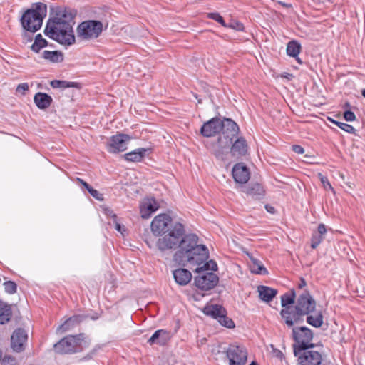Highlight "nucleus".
Returning a JSON list of instances; mask_svg holds the SVG:
<instances>
[{"mask_svg":"<svg viewBox=\"0 0 365 365\" xmlns=\"http://www.w3.org/2000/svg\"><path fill=\"white\" fill-rule=\"evenodd\" d=\"M156 245L160 251L178 248L173 255V260L184 267L199 265L209 257L207 247L199 243L197 235H185L184 225L178 222L170 227L169 231L158 239Z\"/></svg>","mask_w":365,"mask_h":365,"instance_id":"obj_1","label":"nucleus"},{"mask_svg":"<svg viewBox=\"0 0 365 365\" xmlns=\"http://www.w3.org/2000/svg\"><path fill=\"white\" fill-rule=\"evenodd\" d=\"M237 124L230 118L221 120L218 118H213L205 123L200 129L201 134L205 137H212L219 132L222 134L212 147V153L219 160H224L235 137L239 133Z\"/></svg>","mask_w":365,"mask_h":365,"instance_id":"obj_2","label":"nucleus"},{"mask_svg":"<svg viewBox=\"0 0 365 365\" xmlns=\"http://www.w3.org/2000/svg\"><path fill=\"white\" fill-rule=\"evenodd\" d=\"M76 11L70 8L58 6L54 16L47 21L44 33L50 38L63 46H71L76 42L73 26Z\"/></svg>","mask_w":365,"mask_h":365,"instance_id":"obj_3","label":"nucleus"},{"mask_svg":"<svg viewBox=\"0 0 365 365\" xmlns=\"http://www.w3.org/2000/svg\"><path fill=\"white\" fill-rule=\"evenodd\" d=\"M316 308V302L310 294L305 291L299 296L294 308L282 309V317L288 327L303 322V317L313 312Z\"/></svg>","mask_w":365,"mask_h":365,"instance_id":"obj_4","label":"nucleus"},{"mask_svg":"<svg viewBox=\"0 0 365 365\" xmlns=\"http://www.w3.org/2000/svg\"><path fill=\"white\" fill-rule=\"evenodd\" d=\"M207 259L203 263L199 265H195L194 269L197 273L195 277V286L202 290H210L214 288L219 282L218 277L213 272L209 271H215L217 269V264L214 260L207 262ZM194 267H190L192 269Z\"/></svg>","mask_w":365,"mask_h":365,"instance_id":"obj_5","label":"nucleus"},{"mask_svg":"<svg viewBox=\"0 0 365 365\" xmlns=\"http://www.w3.org/2000/svg\"><path fill=\"white\" fill-rule=\"evenodd\" d=\"M46 13V5L41 2L36 3L34 8L28 9L23 14L21 19L23 28L27 31L36 32L41 27Z\"/></svg>","mask_w":365,"mask_h":365,"instance_id":"obj_6","label":"nucleus"},{"mask_svg":"<svg viewBox=\"0 0 365 365\" xmlns=\"http://www.w3.org/2000/svg\"><path fill=\"white\" fill-rule=\"evenodd\" d=\"M215 359L225 357L229 361V365H245L247 359V351L245 346L237 344H230L227 348L220 350V347L212 349Z\"/></svg>","mask_w":365,"mask_h":365,"instance_id":"obj_7","label":"nucleus"},{"mask_svg":"<svg viewBox=\"0 0 365 365\" xmlns=\"http://www.w3.org/2000/svg\"><path fill=\"white\" fill-rule=\"evenodd\" d=\"M84 343V335H69L54 345L55 351L60 354H72L81 351Z\"/></svg>","mask_w":365,"mask_h":365,"instance_id":"obj_8","label":"nucleus"},{"mask_svg":"<svg viewBox=\"0 0 365 365\" xmlns=\"http://www.w3.org/2000/svg\"><path fill=\"white\" fill-rule=\"evenodd\" d=\"M103 31V24L96 20H88L81 22L77 27V37L81 40H90L98 38Z\"/></svg>","mask_w":365,"mask_h":365,"instance_id":"obj_9","label":"nucleus"},{"mask_svg":"<svg viewBox=\"0 0 365 365\" xmlns=\"http://www.w3.org/2000/svg\"><path fill=\"white\" fill-rule=\"evenodd\" d=\"M314 348H294V354L299 365H323L322 354L314 350Z\"/></svg>","mask_w":365,"mask_h":365,"instance_id":"obj_10","label":"nucleus"},{"mask_svg":"<svg viewBox=\"0 0 365 365\" xmlns=\"http://www.w3.org/2000/svg\"><path fill=\"white\" fill-rule=\"evenodd\" d=\"M292 336L296 342L294 344V348H307L309 346L314 347V344L312 343L313 339V333L310 329L307 327H299L292 329Z\"/></svg>","mask_w":365,"mask_h":365,"instance_id":"obj_11","label":"nucleus"},{"mask_svg":"<svg viewBox=\"0 0 365 365\" xmlns=\"http://www.w3.org/2000/svg\"><path fill=\"white\" fill-rule=\"evenodd\" d=\"M175 222L169 215L160 214L153 220L150 225L151 230L155 235H163L169 231L170 227Z\"/></svg>","mask_w":365,"mask_h":365,"instance_id":"obj_12","label":"nucleus"},{"mask_svg":"<svg viewBox=\"0 0 365 365\" xmlns=\"http://www.w3.org/2000/svg\"><path fill=\"white\" fill-rule=\"evenodd\" d=\"M130 137L126 134H118L110 138L108 144V150L110 153L123 152L127 149Z\"/></svg>","mask_w":365,"mask_h":365,"instance_id":"obj_13","label":"nucleus"},{"mask_svg":"<svg viewBox=\"0 0 365 365\" xmlns=\"http://www.w3.org/2000/svg\"><path fill=\"white\" fill-rule=\"evenodd\" d=\"M27 334L23 329H16L11 336V345L14 351L20 352L24 349V344L27 340Z\"/></svg>","mask_w":365,"mask_h":365,"instance_id":"obj_14","label":"nucleus"},{"mask_svg":"<svg viewBox=\"0 0 365 365\" xmlns=\"http://www.w3.org/2000/svg\"><path fill=\"white\" fill-rule=\"evenodd\" d=\"M232 177L236 182L244 184L250 179V172L242 163H237L232 168Z\"/></svg>","mask_w":365,"mask_h":365,"instance_id":"obj_15","label":"nucleus"},{"mask_svg":"<svg viewBox=\"0 0 365 365\" xmlns=\"http://www.w3.org/2000/svg\"><path fill=\"white\" fill-rule=\"evenodd\" d=\"M159 208L158 202L153 198L145 199L140 207L142 218L148 219Z\"/></svg>","mask_w":365,"mask_h":365,"instance_id":"obj_16","label":"nucleus"},{"mask_svg":"<svg viewBox=\"0 0 365 365\" xmlns=\"http://www.w3.org/2000/svg\"><path fill=\"white\" fill-rule=\"evenodd\" d=\"M171 335L170 331L165 329H159L155 331L152 336L148 340L150 345L157 344L160 346L165 345L170 341Z\"/></svg>","mask_w":365,"mask_h":365,"instance_id":"obj_17","label":"nucleus"},{"mask_svg":"<svg viewBox=\"0 0 365 365\" xmlns=\"http://www.w3.org/2000/svg\"><path fill=\"white\" fill-rule=\"evenodd\" d=\"M248 145L246 140L242 138H238L231 147V153L233 156H244L247 153Z\"/></svg>","mask_w":365,"mask_h":365,"instance_id":"obj_18","label":"nucleus"},{"mask_svg":"<svg viewBox=\"0 0 365 365\" xmlns=\"http://www.w3.org/2000/svg\"><path fill=\"white\" fill-rule=\"evenodd\" d=\"M242 192L255 199L261 198L264 194L263 187L259 183H250L243 187Z\"/></svg>","mask_w":365,"mask_h":365,"instance_id":"obj_19","label":"nucleus"},{"mask_svg":"<svg viewBox=\"0 0 365 365\" xmlns=\"http://www.w3.org/2000/svg\"><path fill=\"white\" fill-rule=\"evenodd\" d=\"M34 101L39 109L45 110L51 106L53 99L47 93L38 92L34 96Z\"/></svg>","mask_w":365,"mask_h":365,"instance_id":"obj_20","label":"nucleus"},{"mask_svg":"<svg viewBox=\"0 0 365 365\" xmlns=\"http://www.w3.org/2000/svg\"><path fill=\"white\" fill-rule=\"evenodd\" d=\"M173 277L178 284L186 285L190 282L192 274L187 269H178L173 271Z\"/></svg>","mask_w":365,"mask_h":365,"instance_id":"obj_21","label":"nucleus"},{"mask_svg":"<svg viewBox=\"0 0 365 365\" xmlns=\"http://www.w3.org/2000/svg\"><path fill=\"white\" fill-rule=\"evenodd\" d=\"M258 292L259 298L266 302H269L276 296L277 291L274 289L266 287L259 286Z\"/></svg>","mask_w":365,"mask_h":365,"instance_id":"obj_22","label":"nucleus"},{"mask_svg":"<svg viewBox=\"0 0 365 365\" xmlns=\"http://www.w3.org/2000/svg\"><path fill=\"white\" fill-rule=\"evenodd\" d=\"M203 312L206 315L210 316L218 321L220 316L225 313V309L220 305L211 304L206 306Z\"/></svg>","mask_w":365,"mask_h":365,"instance_id":"obj_23","label":"nucleus"},{"mask_svg":"<svg viewBox=\"0 0 365 365\" xmlns=\"http://www.w3.org/2000/svg\"><path fill=\"white\" fill-rule=\"evenodd\" d=\"M147 151V149L138 148L125 154L124 158L127 161L140 162L145 156Z\"/></svg>","mask_w":365,"mask_h":365,"instance_id":"obj_24","label":"nucleus"},{"mask_svg":"<svg viewBox=\"0 0 365 365\" xmlns=\"http://www.w3.org/2000/svg\"><path fill=\"white\" fill-rule=\"evenodd\" d=\"M250 271L252 273L258 274H267L268 272L267 269L264 267V264L259 259L250 257Z\"/></svg>","mask_w":365,"mask_h":365,"instance_id":"obj_25","label":"nucleus"},{"mask_svg":"<svg viewBox=\"0 0 365 365\" xmlns=\"http://www.w3.org/2000/svg\"><path fill=\"white\" fill-rule=\"evenodd\" d=\"M86 318V317L84 315H81V314H78V315H74L71 317H70L69 319H68L61 326V329L63 331H68L71 328H72L73 327H74L75 325L79 324L80 322H81L84 319Z\"/></svg>","mask_w":365,"mask_h":365,"instance_id":"obj_26","label":"nucleus"},{"mask_svg":"<svg viewBox=\"0 0 365 365\" xmlns=\"http://www.w3.org/2000/svg\"><path fill=\"white\" fill-rule=\"evenodd\" d=\"M11 310L9 305L0 301V324H4L9 321Z\"/></svg>","mask_w":365,"mask_h":365,"instance_id":"obj_27","label":"nucleus"},{"mask_svg":"<svg viewBox=\"0 0 365 365\" xmlns=\"http://www.w3.org/2000/svg\"><path fill=\"white\" fill-rule=\"evenodd\" d=\"M296 297V294L294 289L291 290L289 293H285L281 297V304L283 309L292 308L290 305L293 304Z\"/></svg>","mask_w":365,"mask_h":365,"instance_id":"obj_28","label":"nucleus"},{"mask_svg":"<svg viewBox=\"0 0 365 365\" xmlns=\"http://www.w3.org/2000/svg\"><path fill=\"white\" fill-rule=\"evenodd\" d=\"M301 51V45L296 41H291L287 46V54L293 58H297Z\"/></svg>","mask_w":365,"mask_h":365,"instance_id":"obj_29","label":"nucleus"},{"mask_svg":"<svg viewBox=\"0 0 365 365\" xmlns=\"http://www.w3.org/2000/svg\"><path fill=\"white\" fill-rule=\"evenodd\" d=\"M47 45V41L39 34L36 36L34 42L31 46V49L34 52L38 53L42 48L46 47Z\"/></svg>","mask_w":365,"mask_h":365,"instance_id":"obj_30","label":"nucleus"},{"mask_svg":"<svg viewBox=\"0 0 365 365\" xmlns=\"http://www.w3.org/2000/svg\"><path fill=\"white\" fill-rule=\"evenodd\" d=\"M43 58L53 63L61 62L63 61V54L61 51H45L43 53Z\"/></svg>","mask_w":365,"mask_h":365,"instance_id":"obj_31","label":"nucleus"},{"mask_svg":"<svg viewBox=\"0 0 365 365\" xmlns=\"http://www.w3.org/2000/svg\"><path fill=\"white\" fill-rule=\"evenodd\" d=\"M307 322L314 327L319 328L323 324V316L320 312L317 313L316 316L308 314L307 317Z\"/></svg>","mask_w":365,"mask_h":365,"instance_id":"obj_32","label":"nucleus"},{"mask_svg":"<svg viewBox=\"0 0 365 365\" xmlns=\"http://www.w3.org/2000/svg\"><path fill=\"white\" fill-rule=\"evenodd\" d=\"M51 86L53 88H66L71 87H77L78 83L75 82H68L66 81L53 80L51 82Z\"/></svg>","mask_w":365,"mask_h":365,"instance_id":"obj_33","label":"nucleus"},{"mask_svg":"<svg viewBox=\"0 0 365 365\" xmlns=\"http://www.w3.org/2000/svg\"><path fill=\"white\" fill-rule=\"evenodd\" d=\"M227 312L225 311V313L222 315L220 316L219 318V323L222 324V326L227 327V328H232L235 327V324L233 321L227 317Z\"/></svg>","mask_w":365,"mask_h":365,"instance_id":"obj_34","label":"nucleus"},{"mask_svg":"<svg viewBox=\"0 0 365 365\" xmlns=\"http://www.w3.org/2000/svg\"><path fill=\"white\" fill-rule=\"evenodd\" d=\"M333 123L336 124L339 128H340L341 130H344L345 132H347L349 133H354L356 130L355 128L347 123L339 122L336 120H333Z\"/></svg>","mask_w":365,"mask_h":365,"instance_id":"obj_35","label":"nucleus"},{"mask_svg":"<svg viewBox=\"0 0 365 365\" xmlns=\"http://www.w3.org/2000/svg\"><path fill=\"white\" fill-rule=\"evenodd\" d=\"M207 17L217 21L219 24H220L222 26L226 27L227 25L223 19V18L220 15V14L213 12V13H208Z\"/></svg>","mask_w":365,"mask_h":365,"instance_id":"obj_36","label":"nucleus"},{"mask_svg":"<svg viewBox=\"0 0 365 365\" xmlns=\"http://www.w3.org/2000/svg\"><path fill=\"white\" fill-rule=\"evenodd\" d=\"M4 289H5L6 292H7L9 294H14L16 292L17 287H16V284L14 282H11V281L6 282L4 284Z\"/></svg>","mask_w":365,"mask_h":365,"instance_id":"obj_37","label":"nucleus"},{"mask_svg":"<svg viewBox=\"0 0 365 365\" xmlns=\"http://www.w3.org/2000/svg\"><path fill=\"white\" fill-rule=\"evenodd\" d=\"M323 240V237H322L321 235H313L312 237V242H311V247L313 249H315L317 247V246L322 242V241Z\"/></svg>","mask_w":365,"mask_h":365,"instance_id":"obj_38","label":"nucleus"},{"mask_svg":"<svg viewBox=\"0 0 365 365\" xmlns=\"http://www.w3.org/2000/svg\"><path fill=\"white\" fill-rule=\"evenodd\" d=\"M344 118L346 121L352 122V121L355 120L356 115L352 111L346 110L344 113Z\"/></svg>","mask_w":365,"mask_h":365,"instance_id":"obj_39","label":"nucleus"},{"mask_svg":"<svg viewBox=\"0 0 365 365\" xmlns=\"http://www.w3.org/2000/svg\"><path fill=\"white\" fill-rule=\"evenodd\" d=\"M88 191L96 200H103L102 194H101L98 190L93 189L92 187L90 189H88Z\"/></svg>","mask_w":365,"mask_h":365,"instance_id":"obj_40","label":"nucleus"},{"mask_svg":"<svg viewBox=\"0 0 365 365\" xmlns=\"http://www.w3.org/2000/svg\"><path fill=\"white\" fill-rule=\"evenodd\" d=\"M321 181L324 185V187L327 190V189H330L331 190H333V188L330 184V182H329L328 179L327 178H324V177H322L321 178Z\"/></svg>","mask_w":365,"mask_h":365,"instance_id":"obj_41","label":"nucleus"},{"mask_svg":"<svg viewBox=\"0 0 365 365\" xmlns=\"http://www.w3.org/2000/svg\"><path fill=\"white\" fill-rule=\"evenodd\" d=\"M29 90V85L26 83L19 84L16 88V91L24 92Z\"/></svg>","mask_w":365,"mask_h":365,"instance_id":"obj_42","label":"nucleus"},{"mask_svg":"<svg viewBox=\"0 0 365 365\" xmlns=\"http://www.w3.org/2000/svg\"><path fill=\"white\" fill-rule=\"evenodd\" d=\"M327 232L326 226L324 224H320L318 226V234H316L317 235H322L325 234Z\"/></svg>","mask_w":365,"mask_h":365,"instance_id":"obj_43","label":"nucleus"},{"mask_svg":"<svg viewBox=\"0 0 365 365\" xmlns=\"http://www.w3.org/2000/svg\"><path fill=\"white\" fill-rule=\"evenodd\" d=\"M292 150H293L296 153H298V154H302V153H304V148H303L302 146L298 145H293V147H292Z\"/></svg>","mask_w":365,"mask_h":365,"instance_id":"obj_44","label":"nucleus"},{"mask_svg":"<svg viewBox=\"0 0 365 365\" xmlns=\"http://www.w3.org/2000/svg\"><path fill=\"white\" fill-rule=\"evenodd\" d=\"M78 180L84 186V187L88 190L91 187V186L88 184L86 182L83 181L82 179L78 178Z\"/></svg>","mask_w":365,"mask_h":365,"instance_id":"obj_45","label":"nucleus"},{"mask_svg":"<svg viewBox=\"0 0 365 365\" xmlns=\"http://www.w3.org/2000/svg\"><path fill=\"white\" fill-rule=\"evenodd\" d=\"M306 284H306V281H305L304 279H302H302H300V282H299V284H298V287H299V289H302L304 287H305V286H306Z\"/></svg>","mask_w":365,"mask_h":365,"instance_id":"obj_46","label":"nucleus"},{"mask_svg":"<svg viewBox=\"0 0 365 365\" xmlns=\"http://www.w3.org/2000/svg\"><path fill=\"white\" fill-rule=\"evenodd\" d=\"M265 208L267 210V212H269L270 213H274V211H275L274 208L273 207H272V206H269V205H266Z\"/></svg>","mask_w":365,"mask_h":365,"instance_id":"obj_47","label":"nucleus"},{"mask_svg":"<svg viewBox=\"0 0 365 365\" xmlns=\"http://www.w3.org/2000/svg\"><path fill=\"white\" fill-rule=\"evenodd\" d=\"M115 227L118 230H120V225L119 224H116Z\"/></svg>","mask_w":365,"mask_h":365,"instance_id":"obj_48","label":"nucleus"},{"mask_svg":"<svg viewBox=\"0 0 365 365\" xmlns=\"http://www.w3.org/2000/svg\"><path fill=\"white\" fill-rule=\"evenodd\" d=\"M361 95L365 98V89L362 90Z\"/></svg>","mask_w":365,"mask_h":365,"instance_id":"obj_49","label":"nucleus"},{"mask_svg":"<svg viewBox=\"0 0 365 365\" xmlns=\"http://www.w3.org/2000/svg\"><path fill=\"white\" fill-rule=\"evenodd\" d=\"M242 24H240V25L237 24V29H242Z\"/></svg>","mask_w":365,"mask_h":365,"instance_id":"obj_50","label":"nucleus"},{"mask_svg":"<svg viewBox=\"0 0 365 365\" xmlns=\"http://www.w3.org/2000/svg\"><path fill=\"white\" fill-rule=\"evenodd\" d=\"M297 61H298V62H299L300 63H302V62H301V61H300L299 58H297Z\"/></svg>","mask_w":365,"mask_h":365,"instance_id":"obj_51","label":"nucleus"},{"mask_svg":"<svg viewBox=\"0 0 365 365\" xmlns=\"http://www.w3.org/2000/svg\"><path fill=\"white\" fill-rule=\"evenodd\" d=\"M348 106H349V104L347 103H346V107H348Z\"/></svg>","mask_w":365,"mask_h":365,"instance_id":"obj_52","label":"nucleus"}]
</instances>
